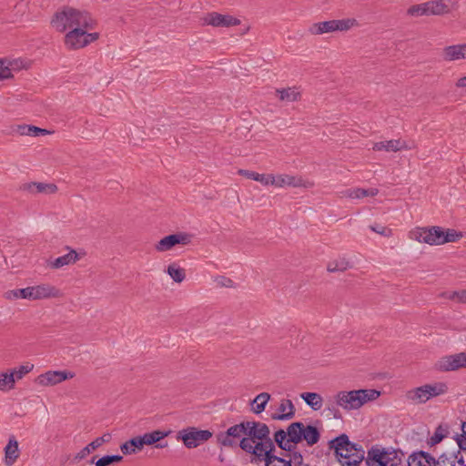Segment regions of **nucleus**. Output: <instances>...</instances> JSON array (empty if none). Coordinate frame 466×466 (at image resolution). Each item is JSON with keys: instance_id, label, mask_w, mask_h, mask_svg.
<instances>
[{"instance_id": "nucleus-8", "label": "nucleus", "mask_w": 466, "mask_h": 466, "mask_svg": "<svg viewBox=\"0 0 466 466\" xmlns=\"http://www.w3.org/2000/svg\"><path fill=\"white\" fill-rule=\"evenodd\" d=\"M96 25H88L87 27L74 28L66 31L64 37L65 46L68 50H78L90 45L99 38V34L96 32L90 33Z\"/></svg>"}, {"instance_id": "nucleus-5", "label": "nucleus", "mask_w": 466, "mask_h": 466, "mask_svg": "<svg viewBox=\"0 0 466 466\" xmlns=\"http://www.w3.org/2000/svg\"><path fill=\"white\" fill-rule=\"evenodd\" d=\"M462 238V233L455 229H444L441 227L416 228L410 232V238L431 246H440L445 243L456 242Z\"/></svg>"}, {"instance_id": "nucleus-49", "label": "nucleus", "mask_w": 466, "mask_h": 466, "mask_svg": "<svg viewBox=\"0 0 466 466\" xmlns=\"http://www.w3.org/2000/svg\"><path fill=\"white\" fill-rule=\"evenodd\" d=\"M0 75L1 76H5V80L13 76L10 67L5 66V62L3 60H0Z\"/></svg>"}, {"instance_id": "nucleus-42", "label": "nucleus", "mask_w": 466, "mask_h": 466, "mask_svg": "<svg viewBox=\"0 0 466 466\" xmlns=\"http://www.w3.org/2000/svg\"><path fill=\"white\" fill-rule=\"evenodd\" d=\"M446 429H443L441 425L438 426L433 433V435L429 439L428 444L430 446H434L440 443L445 437Z\"/></svg>"}, {"instance_id": "nucleus-40", "label": "nucleus", "mask_w": 466, "mask_h": 466, "mask_svg": "<svg viewBox=\"0 0 466 466\" xmlns=\"http://www.w3.org/2000/svg\"><path fill=\"white\" fill-rule=\"evenodd\" d=\"M339 405L337 404L335 399H329L326 402V410L329 412V415H331L334 419L340 420L342 415L339 410Z\"/></svg>"}, {"instance_id": "nucleus-27", "label": "nucleus", "mask_w": 466, "mask_h": 466, "mask_svg": "<svg viewBox=\"0 0 466 466\" xmlns=\"http://www.w3.org/2000/svg\"><path fill=\"white\" fill-rule=\"evenodd\" d=\"M378 194V188L371 187L365 189L360 187H355L342 190L341 192H339V197L351 199H360L366 197H375Z\"/></svg>"}, {"instance_id": "nucleus-18", "label": "nucleus", "mask_w": 466, "mask_h": 466, "mask_svg": "<svg viewBox=\"0 0 466 466\" xmlns=\"http://www.w3.org/2000/svg\"><path fill=\"white\" fill-rule=\"evenodd\" d=\"M275 187H311L312 183L304 180L301 177L281 174L275 176Z\"/></svg>"}, {"instance_id": "nucleus-35", "label": "nucleus", "mask_w": 466, "mask_h": 466, "mask_svg": "<svg viewBox=\"0 0 466 466\" xmlns=\"http://www.w3.org/2000/svg\"><path fill=\"white\" fill-rule=\"evenodd\" d=\"M276 92L281 101L294 102L300 98V92L296 87L277 89Z\"/></svg>"}, {"instance_id": "nucleus-23", "label": "nucleus", "mask_w": 466, "mask_h": 466, "mask_svg": "<svg viewBox=\"0 0 466 466\" xmlns=\"http://www.w3.org/2000/svg\"><path fill=\"white\" fill-rule=\"evenodd\" d=\"M436 459L429 452L416 451L409 455L408 466H435Z\"/></svg>"}, {"instance_id": "nucleus-9", "label": "nucleus", "mask_w": 466, "mask_h": 466, "mask_svg": "<svg viewBox=\"0 0 466 466\" xmlns=\"http://www.w3.org/2000/svg\"><path fill=\"white\" fill-rule=\"evenodd\" d=\"M403 452L394 449L371 447L368 451L366 463L368 466H399L402 461Z\"/></svg>"}, {"instance_id": "nucleus-28", "label": "nucleus", "mask_w": 466, "mask_h": 466, "mask_svg": "<svg viewBox=\"0 0 466 466\" xmlns=\"http://www.w3.org/2000/svg\"><path fill=\"white\" fill-rule=\"evenodd\" d=\"M442 60L448 63L464 60V54L461 44L451 45L442 48Z\"/></svg>"}, {"instance_id": "nucleus-50", "label": "nucleus", "mask_w": 466, "mask_h": 466, "mask_svg": "<svg viewBox=\"0 0 466 466\" xmlns=\"http://www.w3.org/2000/svg\"><path fill=\"white\" fill-rule=\"evenodd\" d=\"M456 441H457V444L459 446V450L458 451H461V450H462V451H466V435H464L462 433L461 436H458L456 438Z\"/></svg>"}, {"instance_id": "nucleus-37", "label": "nucleus", "mask_w": 466, "mask_h": 466, "mask_svg": "<svg viewBox=\"0 0 466 466\" xmlns=\"http://www.w3.org/2000/svg\"><path fill=\"white\" fill-rule=\"evenodd\" d=\"M15 380L14 375L10 372L0 373V390L9 391L15 388Z\"/></svg>"}, {"instance_id": "nucleus-52", "label": "nucleus", "mask_w": 466, "mask_h": 466, "mask_svg": "<svg viewBox=\"0 0 466 466\" xmlns=\"http://www.w3.org/2000/svg\"><path fill=\"white\" fill-rule=\"evenodd\" d=\"M111 440V434L110 433H105L101 437H98L96 439V441H98V445L102 446L104 443L109 442Z\"/></svg>"}, {"instance_id": "nucleus-25", "label": "nucleus", "mask_w": 466, "mask_h": 466, "mask_svg": "<svg viewBox=\"0 0 466 466\" xmlns=\"http://www.w3.org/2000/svg\"><path fill=\"white\" fill-rule=\"evenodd\" d=\"M464 464V460L460 451L444 452L435 461V466H462Z\"/></svg>"}, {"instance_id": "nucleus-47", "label": "nucleus", "mask_w": 466, "mask_h": 466, "mask_svg": "<svg viewBox=\"0 0 466 466\" xmlns=\"http://www.w3.org/2000/svg\"><path fill=\"white\" fill-rule=\"evenodd\" d=\"M370 230L381 235V236H389L390 234V229L387 228L382 225H373L370 227Z\"/></svg>"}, {"instance_id": "nucleus-36", "label": "nucleus", "mask_w": 466, "mask_h": 466, "mask_svg": "<svg viewBox=\"0 0 466 466\" xmlns=\"http://www.w3.org/2000/svg\"><path fill=\"white\" fill-rule=\"evenodd\" d=\"M166 272L177 283H181L186 279L185 269L177 266L176 263L168 265Z\"/></svg>"}, {"instance_id": "nucleus-32", "label": "nucleus", "mask_w": 466, "mask_h": 466, "mask_svg": "<svg viewBox=\"0 0 466 466\" xmlns=\"http://www.w3.org/2000/svg\"><path fill=\"white\" fill-rule=\"evenodd\" d=\"M139 436L134 437L120 445V450L125 455H130L140 451L143 449Z\"/></svg>"}, {"instance_id": "nucleus-38", "label": "nucleus", "mask_w": 466, "mask_h": 466, "mask_svg": "<svg viewBox=\"0 0 466 466\" xmlns=\"http://www.w3.org/2000/svg\"><path fill=\"white\" fill-rule=\"evenodd\" d=\"M34 369V364L30 362H26L25 364L20 365L15 370H11V373L14 375L15 380H19L24 378L26 374L32 371Z\"/></svg>"}, {"instance_id": "nucleus-10", "label": "nucleus", "mask_w": 466, "mask_h": 466, "mask_svg": "<svg viewBox=\"0 0 466 466\" xmlns=\"http://www.w3.org/2000/svg\"><path fill=\"white\" fill-rule=\"evenodd\" d=\"M258 421H243L230 426L226 431L219 432L217 435L218 442L223 447L235 448L239 446L240 440L248 437V431H251L252 424Z\"/></svg>"}, {"instance_id": "nucleus-21", "label": "nucleus", "mask_w": 466, "mask_h": 466, "mask_svg": "<svg viewBox=\"0 0 466 466\" xmlns=\"http://www.w3.org/2000/svg\"><path fill=\"white\" fill-rule=\"evenodd\" d=\"M372 149L375 151L399 152L404 149H411V147L405 140L390 139L374 143Z\"/></svg>"}, {"instance_id": "nucleus-3", "label": "nucleus", "mask_w": 466, "mask_h": 466, "mask_svg": "<svg viewBox=\"0 0 466 466\" xmlns=\"http://www.w3.org/2000/svg\"><path fill=\"white\" fill-rule=\"evenodd\" d=\"M88 25H96V20L91 14L72 6H64L57 10L51 19V25L59 33L76 27L86 28Z\"/></svg>"}, {"instance_id": "nucleus-20", "label": "nucleus", "mask_w": 466, "mask_h": 466, "mask_svg": "<svg viewBox=\"0 0 466 466\" xmlns=\"http://www.w3.org/2000/svg\"><path fill=\"white\" fill-rule=\"evenodd\" d=\"M457 2L452 0H432L427 2L429 15H442L456 8Z\"/></svg>"}, {"instance_id": "nucleus-44", "label": "nucleus", "mask_w": 466, "mask_h": 466, "mask_svg": "<svg viewBox=\"0 0 466 466\" xmlns=\"http://www.w3.org/2000/svg\"><path fill=\"white\" fill-rule=\"evenodd\" d=\"M350 267V263L345 259L336 260L329 263L328 271L329 272H337V271H344Z\"/></svg>"}, {"instance_id": "nucleus-45", "label": "nucleus", "mask_w": 466, "mask_h": 466, "mask_svg": "<svg viewBox=\"0 0 466 466\" xmlns=\"http://www.w3.org/2000/svg\"><path fill=\"white\" fill-rule=\"evenodd\" d=\"M100 446L98 445V441H96V439L91 441L89 444H87L86 447H84L76 456V459L82 460L86 458L91 451L96 450Z\"/></svg>"}, {"instance_id": "nucleus-57", "label": "nucleus", "mask_w": 466, "mask_h": 466, "mask_svg": "<svg viewBox=\"0 0 466 466\" xmlns=\"http://www.w3.org/2000/svg\"><path fill=\"white\" fill-rule=\"evenodd\" d=\"M461 431L464 435H466V421L461 424Z\"/></svg>"}, {"instance_id": "nucleus-55", "label": "nucleus", "mask_w": 466, "mask_h": 466, "mask_svg": "<svg viewBox=\"0 0 466 466\" xmlns=\"http://www.w3.org/2000/svg\"><path fill=\"white\" fill-rule=\"evenodd\" d=\"M26 299L35 300L33 286L26 287Z\"/></svg>"}, {"instance_id": "nucleus-13", "label": "nucleus", "mask_w": 466, "mask_h": 466, "mask_svg": "<svg viewBox=\"0 0 466 466\" xmlns=\"http://www.w3.org/2000/svg\"><path fill=\"white\" fill-rule=\"evenodd\" d=\"M440 371H453L466 368V351L441 357L435 364Z\"/></svg>"}, {"instance_id": "nucleus-22", "label": "nucleus", "mask_w": 466, "mask_h": 466, "mask_svg": "<svg viewBox=\"0 0 466 466\" xmlns=\"http://www.w3.org/2000/svg\"><path fill=\"white\" fill-rule=\"evenodd\" d=\"M295 416V407L289 399H283L277 409V412L271 414V419L275 420H289Z\"/></svg>"}, {"instance_id": "nucleus-53", "label": "nucleus", "mask_w": 466, "mask_h": 466, "mask_svg": "<svg viewBox=\"0 0 466 466\" xmlns=\"http://www.w3.org/2000/svg\"><path fill=\"white\" fill-rule=\"evenodd\" d=\"M5 298L7 299H19L20 296H19L18 289L7 291L5 293Z\"/></svg>"}, {"instance_id": "nucleus-48", "label": "nucleus", "mask_w": 466, "mask_h": 466, "mask_svg": "<svg viewBox=\"0 0 466 466\" xmlns=\"http://www.w3.org/2000/svg\"><path fill=\"white\" fill-rule=\"evenodd\" d=\"M238 173L243 177H246L247 178L252 179L257 181L259 176V173H257L255 171H250L247 169H239Z\"/></svg>"}, {"instance_id": "nucleus-39", "label": "nucleus", "mask_w": 466, "mask_h": 466, "mask_svg": "<svg viewBox=\"0 0 466 466\" xmlns=\"http://www.w3.org/2000/svg\"><path fill=\"white\" fill-rule=\"evenodd\" d=\"M428 8H429V6H427V2H425V3L419 4V5H411L408 9L407 13H408V15H410L411 16H417V17L422 16V15L429 16Z\"/></svg>"}, {"instance_id": "nucleus-11", "label": "nucleus", "mask_w": 466, "mask_h": 466, "mask_svg": "<svg viewBox=\"0 0 466 466\" xmlns=\"http://www.w3.org/2000/svg\"><path fill=\"white\" fill-rule=\"evenodd\" d=\"M357 25V21L354 18L329 20L319 23H314L309 28V32L311 35H323L327 33H332L336 31H348L351 27Z\"/></svg>"}, {"instance_id": "nucleus-46", "label": "nucleus", "mask_w": 466, "mask_h": 466, "mask_svg": "<svg viewBox=\"0 0 466 466\" xmlns=\"http://www.w3.org/2000/svg\"><path fill=\"white\" fill-rule=\"evenodd\" d=\"M264 186H275V175L272 174H259L257 180Z\"/></svg>"}, {"instance_id": "nucleus-26", "label": "nucleus", "mask_w": 466, "mask_h": 466, "mask_svg": "<svg viewBox=\"0 0 466 466\" xmlns=\"http://www.w3.org/2000/svg\"><path fill=\"white\" fill-rule=\"evenodd\" d=\"M66 249L68 250L66 254L60 256L49 262V266L52 268H61L65 266L74 264L80 259V256L75 249L69 247H66Z\"/></svg>"}, {"instance_id": "nucleus-17", "label": "nucleus", "mask_w": 466, "mask_h": 466, "mask_svg": "<svg viewBox=\"0 0 466 466\" xmlns=\"http://www.w3.org/2000/svg\"><path fill=\"white\" fill-rule=\"evenodd\" d=\"M191 241V237L186 233L171 234L161 238L155 246L158 252L170 250L177 244L187 245Z\"/></svg>"}, {"instance_id": "nucleus-34", "label": "nucleus", "mask_w": 466, "mask_h": 466, "mask_svg": "<svg viewBox=\"0 0 466 466\" xmlns=\"http://www.w3.org/2000/svg\"><path fill=\"white\" fill-rule=\"evenodd\" d=\"M269 400L270 395L267 392H262L257 395L251 401L252 411L256 414H260L263 412Z\"/></svg>"}, {"instance_id": "nucleus-1", "label": "nucleus", "mask_w": 466, "mask_h": 466, "mask_svg": "<svg viewBox=\"0 0 466 466\" xmlns=\"http://www.w3.org/2000/svg\"><path fill=\"white\" fill-rule=\"evenodd\" d=\"M269 428L263 422L252 424L251 431H248V437L240 440L239 447L247 453L255 456L257 461H267L275 450V445L271 440Z\"/></svg>"}, {"instance_id": "nucleus-29", "label": "nucleus", "mask_w": 466, "mask_h": 466, "mask_svg": "<svg viewBox=\"0 0 466 466\" xmlns=\"http://www.w3.org/2000/svg\"><path fill=\"white\" fill-rule=\"evenodd\" d=\"M23 188L32 194H35V193L54 194L57 190V187L55 184L43 183V182L27 183L23 186Z\"/></svg>"}, {"instance_id": "nucleus-15", "label": "nucleus", "mask_w": 466, "mask_h": 466, "mask_svg": "<svg viewBox=\"0 0 466 466\" xmlns=\"http://www.w3.org/2000/svg\"><path fill=\"white\" fill-rule=\"evenodd\" d=\"M75 374L67 370H49L40 374L35 382L41 386H54L64 380L74 378Z\"/></svg>"}, {"instance_id": "nucleus-56", "label": "nucleus", "mask_w": 466, "mask_h": 466, "mask_svg": "<svg viewBox=\"0 0 466 466\" xmlns=\"http://www.w3.org/2000/svg\"><path fill=\"white\" fill-rule=\"evenodd\" d=\"M20 299H26V288L18 289Z\"/></svg>"}, {"instance_id": "nucleus-16", "label": "nucleus", "mask_w": 466, "mask_h": 466, "mask_svg": "<svg viewBox=\"0 0 466 466\" xmlns=\"http://www.w3.org/2000/svg\"><path fill=\"white\" fill-rule=\"evenodd\" d=\"M284 457L272 455L265 462V466H301L303 463V457L300 452L292 451H287Z\"/></svg>"}, {"instance_id": "nucleus-58", "label": "nucleus", "mask_w": 466, "mask_h": 466, "mask_svg": "<svg viewBox=\"0 0 466 466\" xmlns=\"http://www.w3.org/2000/svg\"><path fill=\"white\" fill-rule=\"evenodd\" d=\"M462 50H463V54H464V60H466V43H462Z\"/></svg>"}, {"instance_id": "nucleus-54", "label": "nucleus", "mask_w": 466, "mask_h": 466, "mask_svg": "<svg viewBox=\"0 0 466 466\" xmlns=\"http://www.w3.org/2000/svg\"><path fill=\"white\" fill-rule=\"evenodd\" d=\"M455 86L457 88H466V76H461L460 78L457 79L456 83H455Z\"/></svg>"}, {"instance_id": "nucleus-12", "label": "nucleus", "mask_w": 466, "mask_h": 466, "mask_svg": "<svg viewBox=\"0 0 466 466\" xmlns=\"http://www.w3.org/2000/svg\"><path fill=\"white\" fill-rule=\"evenodd\" d=\"M178 435L183 441L184 445L188 449L196 448L212 437V433L209 431L198 430L194 427L179 431Z\"/></svg>"}, {"instance_id": "nucleus-33", "label": "nucleus", "mask_w": 466, "mask_h": 466, "mask_svg": "<svg viewBox=\"0 0 466 466\" xmlns=\"http://www.w3.org/2000/svg\"><path fill=\"white\" fill-rule=\"evenodd\" d=\"M300 398L309 405L313 410H319L323 405L322 397L316 392H303Z\"/></svg>"}, {"instance_id": "nucleus-31", "label": "nucleus", "mask_w": 466, "mask_h": 466, "mask_svg": "<svg viewBox=\"0 0 466 466\" xmlns=\"http://www.w3.org/2000/svg\"><path fill=\"white\" fill-rule=\"evenodd\" d=\"M15 132H16L20 136H29V137L45 136V135L50 133L46 129L40 128L38 127H35V126H31V125H19L15 129Z\"/></svg>"}, {"instance_id": "nucleus-59", "label": "nucleus", "mask_w": 466, "mask_h": 466, "mask_svg": "<svg viewBox=\"0 0 466 466\" xmlns=\"http://www.w3.org/2000/svg\"><path fill=\"white\" fill-rule=\"evenodd\" d=\"M462 466H466V464L462 465Z\"/></svg>"}, {"instance_id": "nucleus-4", "label": "nucleus", "mask_w": 466, "mask_h": 466, "mask_svg": "<svg viewBox=\"0 0 466 466\" xmlns=\"http://www.w3.org/2000/svg\"><path fill=\"white\" fill-rule=\"evenodd\" d=\"M329 446L334 450L341 466H358L364 460L365 451L362 447L351 442L345 433L329 441Z\"/></svg>"}, {"instance_id": "nucleus-14", "label": "nucleus", "mask_w": 466, "mask_h": 466, "mask_svg": "<svg viewBox=\"0 0 466 466\" xmlns=\"http://www.w3.org/2000/svg\"><path fill=\"white\" fill-rule=\"evenodd\" d=\"M202 24L205 25H212L214 27H230L238 25L240 24V20L229 15L211 12L202 17Z\"/></svg>"}, {"instance_id": "nucleus-30", "label": "nucleus", "mask_w": 466, "mask_h": 466, "mask_svg": "<svg viewBox=\"0 0 466 466\" xmlns=\"http://www.w3.org/2000/svg\"><path fill=\"white\" fill-rule=\"evenodd\" d=\"M19 456L18 442L12 437L9 439L7 445L5 448V463L7 466H12Z\"/></svg>"}, {"instance_id": "nucleus-2", "label": "nucleus", "mask_w": 466, "mask_h": 466, "mask_svg": "<svg viewBox=\"0 0 466 466\" xmlns=\"http://www.w3.org/2000/svg\"><path fill=\"white\" fill-rule=\"evenodd\" d=\"M319 439L320 432L317 427L305 425L300 421L292 422L287 431L280 429L274 434V441L278 446L289 452L294 451L301 441H305L309 446H313Z\"/></svg>"}, {"instance_id": "nucleus-51", "label": "nucleus", "mask_w": 466, "mask_h": 466, "mask_svg": "<svg viewBox=\"0 0 466 466\" xmlns=\"http://www.w3.org/2000/svg\"><path fill=\"white\" fill-rule=\"evenodd\" d=\"M218 283L222 286V287H226V288H231L233 287V280L228 279V278H226V277H220L218 280Z\"/></svg>"}, {"instance_id": "nucleus-24", "label": "nucleus", "mask_w": 466, "mask_h": 466, "mask_svg": "<svg viewBox=\"0 0 466 466\" xmlns=\"http://www.w3.org/2000/svg\"><path fill=\"white\" fill-rule=\"evenodd\" d=\"M169 434V431H153L139 436L143 446L156 444V448L162 449L167 446V442H159Z\"/></svg>"}, {"instance_id": "nucleus-19", "label": "nucleus", "mask_w": 466, "mask_h": 466, "mask_svg": "<svg viewBox=\"0 0 466 466\" xmlns=\"http://www.w3.org/2000/svg\"><path fill=\"white\" fill-rule=\"evenodd\" d=\"M35 300L56 299L62 297L61 290L49 283H41L33 286Z\"/></svg>"}, {"instance_id": "nucleus-7", "label": "nucleus", "mask_w": 466, "mask_h": 466, "mask_svg": "<svg viewBox=\"0 0 466 466\" xmlns=\"http://www.w3.org/2000/svg\"><path fill=\"white\" fill-rule=\"evenodd\" d=\"M448 390L449 387L446 382L435 381L408 390L406 392V399L412 404L420 405L433 398L446 394Z\"/></svg>"}, {"instance_id": "nucleus-43", "label": "nucleus", "mask_w": 466, "mask_h": 466, "mask_svg": "<svg viewBox=\"0 0 466 466\" xmlns=\"http://www.w3.org/2000/svg\"><path fill=\"white\" fill-rule=\"evenodd\" d=\"M443 296L451 300L466 303V289L446 292Z\"/></svg>"}, {"instance_id": "nucleus-6", "label": "nucleus", "mask_w": 466, "mask_h": 466, "mask_svg": "<svg viewBox=\"0 0 466 466\" xmlns=\"http://www.w3.org/2000/svg\"><path fill=\"white\" fill-rule=\"evenodd\" d=\"M380 395V392L372 389H361L354 390H341L334 395L335 401L345 410H358L365 403L374 400Z\"/></svg>"}, {"instance_id": "nucleus-41", "label": "nucleus", "mask_w": 466, "mask_h": 466, "mask_svg": "<svg viewBox=\"0 0 466 466\" xmlns=\"http://www.w3.org/2000/svg\"><path fill=\"white\" fill-rule=\"evenodd\" d=\"M123 460L121 455H106L96 461V466H109Z\"/></svg>"}]
</instances>
